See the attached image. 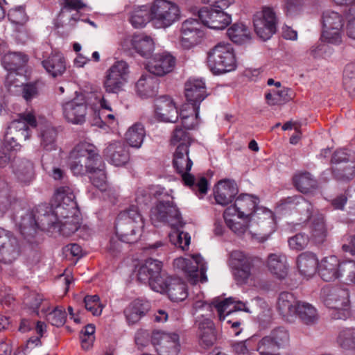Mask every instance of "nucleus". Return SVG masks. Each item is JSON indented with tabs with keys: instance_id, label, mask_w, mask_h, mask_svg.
Wrapping results in <instances>:
<instances>
[{
	"instance_id": "7c9ffc66",
	"label": "nucleus",
	"mask_w": 355,
	"mask_h": 355,
	"mask_svg": "<svg viewBox=\"0 0 355 355\" xmlns=\"http://www.w3.org/2000/svg\"><path fill=\"white\" fill-rule=\"evenodd\" d=\"M199 109V106H192L191 104L182 105L179 112V118L184 129L182 128L180 129L187 132V130L193 129L198 125ZM175 128H180V127L177 126Z\"/></svg>"
},
{
	"instance_id": "58836bf2",
	"label": "nucleus",
	"mask_w": 355,
	"mask_h": 355,
	"mask_svg": "<svg viewBox=\"0 0 355 355\" xmlns=\"http://www.w3.org/2000/svg\"><path fill=\"white\" fill-rule=\"evenodd\" d=\"M297 265L302 275L310 277L315 272L319 264L317 257L314 253L305 252L297 257Z\"/></svg>"
},
{
	"instance_id": "72a5a7b5",
	"label": "nucleus",
	"mask_w": 355,
	"mask_h": 355,
	"mask_svg": "<svg viewBox=\"0 0 355 355\" xmlns=\"http://www.w3.org/2000/svg\"><path fill=\"white\" fill-rule=\"evenodd\" d=\"M199 329V343L203 347L212 346L216 337L214 331V324L209 318H202L196 321Z\"/></svg>"
},
{
	"instance_id": "aec40b11",
	"label": "nucleus",
	"mask_w": 355,
	"mask_h": 355,
	"mask_svg": "<svg viewBox=\"0 0 355 355\" xmlns=\"http://www.w3.org/2000/svg\"><path fill=\"white\" fill-rule=\"evenodd\" d=\"M239 193V187L235 180L223 179L218 182L214 191L217 204L225 206L231 203Z\"/></svg>"
},
{
	"instance_id": "4d7b16f0",
	"label": "nucleus",
	"mask_w": 355,
	"mask_h": 355,
	"mask_svg": "<svg viewBox=\"0 0 355 355\" xmlns=\"http://www.w3.org/2000/svg\"><path fill=\"white\" fill-rule=\"evenodd\" d=\"M144 222V218L141 214L138 207L130 205L128 208L120 211L116 217V222Z\"/></svg>"
},
{
	"instance_id": "20e7f679",
	"label": "nucleus",
	"mask_w": 355,
	"mask_h": 355,
	"mask_svg": "<svg viewBox=\"0 0 355 355\" xmlns=\"http://www.w3.org/2000/svg\"><path fill=\"white\" fill-rule=\"evenodd\" d=\"M100 161L96 147L87 141H81L76 145L69 155V167L75 175L87 173Z\"/></svg>"
},
{
	"instance_id": "c03bdc74",
	"label": "nucleus",
	"mask_w": 355,
	"mask_h": 355,
	"mask_svg": "<svg viewBox=\"0 0 355 355\" xmlns=\"http://www.w3.org/2000/svg\"><path fill=\"white\" fill-rule=\"evenodd\" d=\"M229 38L235 44H242L250 40L249 28L243 23H234L227 31Z\"/></svg>"
},
{
	"instance_id": "052dcab7",
	"label": "nucleus",
	"mask_w": 355,
	"mask_h": 355,
	"mask_svg": "<svg viewBox=\"0 0 355 355\" xmlns=\"http://www.w3.org/2000/svg\"><path fill=\"white\" fill-rule=\"evenodd\" d=\"M339 279L345 278L346 281L355 283V261H343L340 263Z\"/></svg>"
},
{
	"instance_id": "ddd939ff",
	"label": "nucleus",
	"mask_w": 355,
	"mask_h": 355,
	"mask_svg": "<svg viewBox=\"0 0 355 355\" xmlns=\"http://www.w3.org/2000/svg\"><path fill=\"white\" fill-rule=\"evenodd\" d=\"M205 26L201 21L193 18L184 21L180 30L182 46L189 49L200 43L205 35Z\"/></svg>"
},
{
	"instance_id": "f257e3e1",
	"label": "nucleus",
	"mask_w": 355,
	"mask_h": 355,
	"mask_svg": "<svg viewBox=\"0 0 355 355\" xmlns=\"http://www.w3.org/2000/svg\"><path fill=\"white\" fill-rule=\"evenodd\" d=\"M192 139L189 132L180 128H175L171 138V144L176 146L173 156V166L178 174L181 175L184 184L189 187L199 197L207 194L209 182L205 177L196 178L189 172L193 161L189 157V147Z\"/></svg>"
},
{
	"instance_id": "f3484780",
	"label": "nucleus",
	"mask_w": 355,
	"mask_h": 355,
	"mask_svg": "<svg viewBox=\"0 0 355 355\" xmlns=\"http://www.w3.org/2000/svg\"><path fill=\"white\" fill-rule=\"evenodd\" d=\"M152 222H183L181 213L172 200L158 201L150 209Z\"/></svg>"
},
{
	"instance_id": "39448f33",
	"label": "nucleus",
	"mask_w": 355,
	"mask_h": 355,
	"mask_svg": "<svg viewBox=\"0 0 355 355\" xmlns=\"http://www.w3.org/2000/svg\"><path fill=\"white\" fill-rule=\"evenodd\" d=\"M321 297L324 305L333 309L331 313L334 320H346L350 315L349 292L346 288L327 286L322 288Z\"/></svg>"
},
{
	"instance_id": "c756f323",
	"label": "nucleus",
	"mask_w": 355,
	"mask_h": 355,
	"mask_svg": "<svg viewBox=\"0 0 355 355\" xmlns=\"http://www.w3.org/2000/svg\"><path fill=\"white\" fill-rule=\"evenodd\" d=\"M150 309L148 302L137 299L132 301L125 309L124 315L129 324L137 323Z\"/></svg>"
},
{
	"instance_id": "bb28decb",
	"label": "nucleus",
	"mask_w": 355,
	"mask_h": 355,
	"mask_svg": "<svg viewBox=\"0 0 355 355\" xmlns=\"http://www.w3.org/2000/svg\"><path fill=\"white\" fill-rule=\"evenodd\" d=\"M22 222H56L53 208L46 203L40 204L33 210L21 215ZM58 222H60L58 220Z\"/></svg>"
},
{
	"instance_id": "864d4df0",
	"label": "nucleus",
	"mask_w": 355,
	"mask_h": 355,
	"mask_svg": "<svg viewBox=\"0 0 355 355\" xmlns=\"http://www.w3.org/2000/svg\"><path fill=\"white\" fill-rule=\"evenodd\" d=\"M55 204L71 203L76 206L75 194L73 189L69 186H62L58 188L53 196Z\"/></svg>"
},
{
	"instance_id": "5701e85b",
	"label": "nucleus",
	"mask_w": 355,
	"mask_h": 355,
	"mask_svg": "<svg viewBox=\"0 0 355 355\" xmlns=\"http://www.w3.org/2000/svg\"><path fill=\"white\" fill-rule=\"evenodd\" d=\"M186 104L199 106L200 103L207 96L205 83L202 79L190 78L185 83Z\"/></svg>"
},
{
	"instance_id": "49530a36",
	"label": "nucleus",
	"mask_w": 355,
	"mask_h": 355,
	"mask_svg": "<svg viewBox=\"0 0 355 355\" xmlns=\"http://www.w3.org/2000/svg\"><path fill=\"white\" fill-rule=\"evenodd\" d=\"M172 228H177L173 233L170 234V240L174 245L178 246L183 250L189 248L191 236L188 232L180 230L183 227L184 223H170Z\"/></svg>"
},
{
	"instance_id": "338daca9",
	"label": "nucleus",
	"mask_w": 355,
	"mask_h": 355,
	"mask_svg": "<svg viewBox=\"0 0 355 355\" xmlns=\"http://www.w3.org/2000/svg\"><path fill=\"white\" fill-rule=\"evenodd\" d=\"M268 336L272 340L279 349L289 340L288 332L283 327L273 329Z\"/></svg>"
},
{
	"instance_id": "c85d7f7f",
	"label": "nucleus",
	"mask_w": 355,
	"mask_h": 355,
	"mask_svg": "<svg viewBox=\"0 0 355 355\" xmlns=\"http://www.w3.org/2000/svg\"><path fill=\"white\" fill-rule=\"evenodd\" d=\"M220 320H225L233 313L238 311H244L248 312V309L245 307V304L241 302H235L232 297L225 299L222 301L217 302L214 304Z\"/></svg>"
},
{
	"instance_id": "2f4dec72",
	"label": "nucleus",
	"mask_w": 355,
	"mask_h": 355,
	"mask_svg": "<svg viewBox=\"0 0 355 355\" xmlns=\"http://www.w3.org/2000/svg\"><path fill=\"white\" fill-rule=\"evenodd\" d=\"M12 168L18 182L28 184L33 180L34 178L33 164L29 160L24 159L15 160Z\"/></svg>"
},
{
	"instance_id": "69168bd1",
	"label": "nucleus",
	"mask_w": 355,
	"mask_h": 355,
	"mask_svg": "<svg viewBox=\"0 0 355 355\" xmlns=\"http://www.w3.org/2000/svg\"><path fill=\"white\" fill-rule=\"evenodd\" d=\"M311 236L316 243H322L327 235V230L325 223H309Z\"/></svg>"
},
{
	"instance_id": "f03ea898",
	"label": "nucleus",
	"mask_w": 355,
	"mask_h": 355,
	"mask_svg": "<svg viewBox=\"0 0 355 355\" xmlns=\"http://www.w3.org/2000/svg\"><path fill=\"white\" fill-rule=\"evenodd\" d=\"M162 261L148 258L138 270V280L144 283L148 282L155 291L166 293L173 302L184 300L188 296L187 284L178 277H166L162 272Z\"/></svg>"
},
{
	"instance_id": "0eeeda50",
	"label": "nucleus",
	"mask_w": 355,
	"mask_h": 355,
	"mask_svg": "<svg viewBox=\"0 0 355 355\" xmlns=\"http://www.w3.org/2000/svg\"><path fill=\"white\" fill-rule=\"evenodd\" d=\"M152 23L157 28L169 27L179 20L178 6L167 0H154L150 5Z\"/></svg>"
},
{
	"instance_id": "cd10ccee",
	"label": "nucleus",
	"mask_w": 355,
	"mask_h": 355,
	"mask_svg": "<svg viewBox=\"0 0 355 355\" xmlns=\"http://www.w3.org/2000/svg\"><path fill=\"white\" fill-rule=\"evenodd\" d=\"M42 67L52 77L56 78L62 76L66 71V60L60 52L51 53L42 62Z\"/></svg>"
},
{
	"instance_id": "4be33fe9",
	"label": "nucleus",
	"mask_w": 355,
	"mask_h": 355,
	"mask_svg": "<svg viewBox=\"0 0 355 355\" xmlns=\"http://www.w3.org/2000/svg\"><path fill=\"white\" fill-rule=\"evenodd\" d=\"M65 119L73 124H82L85 121L87 105L83 99H73L62 105Z\"/></svg>"
},
{
	"instance_id": "4468645a",
	"label": "nucleus",
	"mask_w": 355,
	"mask_h": 355,
	"mask_svg": "<svg viewBox=\"0 0 355 355\" xmlns=\"http://www.w3.org/2000/svg\"><path fill=\"white\" fill-rule=\"evenodd\" d=\"M253 24L257 35L263 40L270 39L277 31V18L272 8H264L254 15Z\"/></svg>"
},
{
	"instance_id": "1a4fd4ad",
	"label": "nucleus",
	"mask_w": 355,
	"mask_h": 355,
	"mask_svg": "<svg viewBox=\"0 0 355 355\" xmlns=\"http://www.w3.org/2000/svg\"><path fill=\"white\" fill-rule=\"evenodd\" d=\"M173 266L183 271L193 284L207 281V263L199 254H192L189 258L178 257L174 259Z\"/></svg>"
},
{
	"instance_id": "a18cd8bd",
	"label": "nucleus",
	"mask_w": 355,
	"mask_h": 355,
	"mask_svg": "<svg viewBox=\"0 0 355 355\" xmlns=\"http://www.w3.org/2000/svg\"><path fill=\"white\" fill-rule=\"evenodd\" d=\"M293 182L295 187L303 193H307L317 187V181L308 172L294 175Z\"/></svg>"
},
{
	"instance_id": "f704fd0d",
	"label": "nucleus",
	"mask_w": 355,
	"mask_h": 355,
	"mask_svg": "<svg viewBox=\"0 0 355 355\" xmlns=\"http://www.w3.org/2000/svg\"><path fill=\"white\" fill-rule=\"evenodd\" d=\"M39 137L41 147L46 151L57 148L58 130L50 123L42 124L40 127Z\"/></svg>"
},
{
	"instance_id": "a211bd4d",
	"label": "nucleus",
	"mask_w": 355,
	"mask_h": 355,
	"mask_svg": "<svg viewBox=\"0 0 355 355\" xmlns=\"http://www.w3.org/2000/svg\"><path fill=\"white\" fill-rule=\"evenodd\" d=\"M230 261L234 269V277L239 283H245L251 276L253 266L252 259L240 250H234L230 253Z\"/></svg>"
},
{
	"instance_id": "6e6552de",
	"label": "nucleus",
	"mask_w": 355,
	"mask_h": 355,
	"mask_svg": "<svg viewBox=\"0 0 355 355\" xmlns=\"http://www.w3.org/2000/svg\"><path fill=\"white\" fill-rule=\"evenodd\" d=\"M259 203V198L254 195L241 193L239 195L232 205L227 207L223 211L224 222H234L232 218L236 216L239 219L251 222L254 210Z\"/></svg>"
},
{
	"instance_id": "e2e57ef3",
	"label": "nucleus",
	"mask_w": 355,
	"mask_h": 355,
	"mask_svg": "<svg viewBox=\"0 0 355 355\" xmlns=\"http://www.w3.org/2000/svg\"><path fill=\"white\" fill-rule=\"evenodd\" d=\"M49 228L57 230L63 236H70L80 227V223H48Z\"/></svg>"
},
{
	"instance_id": "423d86ee",
	"label": "nucleus",
	"mask_w": 355,
	"mask_h": 355,
	"mask_svg": "<svg viewBox=\"0 0 355 355\" xmlns=\"http://www.w3.org/2000/svg\"><path fill=\"white\" fill-rule=\"evenodd\" d=\"M207 65L214 74L234 70L236 67V60L232 46L223 43L216 45L208 53Z\"/></svg>"
},
{
	"instance_id": "9d476101",
	"label": "nucleus",
	"mask_w": 355,
	"mask_h": 355,
	"mask_svg": "<svg viewBox=\"0 0 355 355\" xmlns=\"http://www.w3.org/2000/svg\"><path fill=\"white\" fill-rule=\"evenodd\" d=\"M322 31L321 40L323 42L339 44L342 42L344 19L338 12L326 10L322 14Z\"/></svg>"
},
{
	"instance_id": "9b49d317",
	"label": "nucleus",
	"mask_w": 355,
	"mask_h": 355,
	"mask_svg": "<svg viewBox=\"0 0 355 355\" xmlns=\"http://www.w3.org/2000/svg\"><path fill=\"white\" fill-rule=\"evenodd\" d=\"M129 65L123 60L115 62L107 71L103 86L108 93L118 94L128 80Z\"/></svg>"
},
{
	"instance_id": "5fc2aeb1",
	"label": "nucleus",
	"mask_w": 355,
	"mask_h": 355,
	"mask_svg": "<svg viewBox=\"0 0 355 355\" xmlns=\"http://www.w3.org/2000/svg\"><path fill=\"white\" fill-rule=\"evenodd\" d=\"M336 342L344 349H355V329L341 330L338 335Z\"/></svg>"
},
{
	"instance_id": "603ef678",
	"label": "nucleus",
	"mask_w": 355,
	"mask_h": 355,
	"mask_svg": "<svg viewBox=\"0 0 355 355\" xmlns=\"http://www.w3.org/2000/svg\"><path fill=\"white\" fill-rule=\"evenodd\" d=\"M343 84L352 97H355V63H349L343 71Z\"/></svg>"
},
{
	"instance_id": "b1692460",
	"label": "nucleus",
	"mask_w": 355,
	"mask_h": 355,
	"mask_svg": "<svg viewBox=\"0 0 355 355\" xmlns=\"http://www.w3.org/2000/svg\"><path fill=\"white\" fill-rule=\"evenodd\" d=\"M107 160L116 166L125 164L129 160V153L126 146L121 141H114L104 150Z\"/></svg>"
},
{
	"instance_id": "37998d69",
	"label": "nucleus",
	"mask_w": 355,
	"mask_h": 355,
	"mask_svg": "<svg viewBox=\"0 0 355 355\" xmlns=\"http://www.w3.org/2000/svg\"><path fill=\"white\" fill-rule=\"evenodd\" d=\"M133 49L144 58H148L154 50V42L153 39L147 35H135L132 40Z\"/></svg>"
},
{
	"instance_id": "2eb2a0df",
	"label": "nucleus",
	"mask_w": 355,
	"mask_h": 355,
	"mask_svg": "<svg viewBox=\"0 0 355 355\" xmlns=\"http://www.w3.org/2000/svg\"><path fill=\"white\" fill-rule=\"evenodd\" d=\"M21 254V245L12 233L0 227V261L12 263Z\"/></svg>"
},
{
	"instance_id": "393cba45",
	"label": "nucleus",
	"mask_w": 355,
	"mask_h": 355,
	"mask_svg": "<svg viewBox=\"0 0 355 355\" xmlns=\"http://www.w3.org/2000/svg\"><path fill=\"white\" fill-rule=\"evenodd\" d=\"M299 301L288 292H282L278 297L277 308L282 318L288 322L293 320L296 316V308Z\"/></svg>"
},
{
	"instance_id": "4c0bfd02",
	"label": "nucleus",
	"mask_w": 355,
	"mask_h": 355,
	"mask_svg": "<svg viewBox=\"0 0 355 355\" xmlns=\"http://www.w3.org/2000/svg\"><path fill=\"white\" fill-rule=\"evenodd\" d=\"M281 205L303 204L307 212V218L304 222H323L324 217L318 210H314L311 205L308 203L302 196H289L281 200Z\"/></svg>"
},
{
	"instance_id": "a19ab883",
	"label": "nucleus",
	"mask_w": 355,
	"mask_h": 355,
	"mask_svg": "<svg viewBox=\"0 0 355 355\" xmlns=\"http://www.w3.org/2000/svg\"><path fill=\"white\" fill-rule=\"evenodd\" d=\"M129 21L133 27H144L148 22L152 21L150 6H141L134 8L130 13Z\"/></svg>"
},
{
	"instance_id": "680f3d73",
	"label": "nucleus",
	"mask_w": 355,
	"mask_h": 355,
	"mask_svg": "<svg viewBox=\"0 0 355 355\" xmlns=\"http://www.w3.org/2000/svg\"><path fill=\"white\" fill-rule=\"evenodd\" d=\"M84 304L85 309L90 311L93 315L98 316L102 313L103 306L100 302L98 295H86L84 297Z\"/></svg>"
},
{
	"instance_id": "0e129e2a",
	"label": "nucleus",
	"mask_w": 355,
	"mask_h": 355,
	"mask_svg": "<svg viewBox=\"0 0 355 355\" xmlns=\"http://www.w3.org/2000/svg\"><path fill=\"white\" fill-rule=\"evenodd\" d=\"M44 300L43 295L35 291H28L24 295V304L37 313Z\"/></svg>"
},
{
	"instance_id": "412c9836",
	"label": "nucleus",
	"mask_w": 355,
	"mask_h": 355,
	"mask_svg": "<svg viewBox=\"0 0 355 355\" xmlns=\"http://www.w3.org/2000/svg\"><path fill=\"white\" fill-rule=\"evenodd\" d=\"M155 114L164 122L175 123L179 118V111L173 100L168 96H161L155 100Z\"/></svg>"
},
{
	"instance_id": "79ce46f5",
	"label": "nucleus",
	"mask_w": 355,
	"mask_h": 355,
	"mask_svg": "<svg viewBox=\"0 0 355 355\" xmlns=\"http://www.w3.org/2000/svg\"><path fill=\"white\" fill-rule=\"evenodd\" d=\"M296 316H298L302 322L306 325L314 324L318 320L316 309L305 302L299 301L296 308Z\"/></svg>"
},
{
	"instance_id": "e433bc0d",
	"label": "nucleus",
	"mask_w": 355,
	"mask_h": 355,
	"mask_svg": "<svg viewBox=\"0 0 355 355\" xmlns=\"http://www.w3.org/2000/svg\"><path fill=\"white\" fill-rule=\"evenodd\" d=\"M115 233L118 239L124 243L136 242L141 234V227H137L135 223H115Z\"/></svg>"
},
{
	"instance_id": "13d9d810",
	"label": "nucleus",
	"mask_w": 355,
	"mask_h": 355,
	"mask_svg": "<svg viewBox=\"0 0 355 355\" xmlns=\"http://www.w3.org/2000/svg\"><path fill=\"white\" fill-rule=\"evenodd\" d=\"M278 350V347L268 336L262 338L254 348V351L258 352L259 355H276Z\"/></svg>"
},
{
	"instance_id": "c9c22d12",
	"label": "nucleus",
	"mask_w": 355,
	"mask_h": 355,
	"mask_svg": "<svg viewBox=\"0 0 355 355\" xmlns=\"http://www.w3.org/2000/svg\"><path fill=\"white\" fill-rule=\"evenodd\" d=\"M135 87L137 94L142 98L154 97L158 92L157 80L150 75H142Z\"/></svg>"
},
{
	"instance_id": "6ab92c4d",
	"label": "nucleus",
	"mask_w": 355,
	"mask_h": 355,
	"mask_svg": "<svg viewBox=\"0 0 355 355\" xmlns=\"http://www.w3.org/2000/svg\"><path fill=\"white\" fill-rule=\"evenodd\" d=\"M175 60V58L170 53H157L148 62L146 69L156 76H164L173 71Z\"/></svg>"
},
{
	"instance_id": "6e6d98bb",
	"label": "nucleus",
	"mask_w": 355,
	"mask_h": 355,
	"mask_svg": "<svg viewBox=\"0 0 355 355\" xmlns=\"http://www.w3.org/2000/svg\"><path fill=\"white\" fill-rule=\"evenodd\" d=\"M40 223H19V230L25 240L31 244L37 242Z\"/></svg>"
},
{
	"instance_id": "3c124183",
	"label": "nucleus",
	"mask_w": 355,
	"mask_h": 355,
	"mask_svg": "<svg viewBox=\"0 0 355 355\" xmlns=\"http://www.w3.org/2000/svg\"><path fill=\"white\" fill-rule=\"evenodd\" d=\"M334 177L339 180H349L355 176V162L348 161L343 165L332 167Z\"/></svg>"
},
{
	"instance_id": "09e8293b",
	"label": "nucleus",
	"mask_w": 355,
	"mask_h": 355,
	"mask_svg": "<svg viewBox=\"0 0 355 355\" xmlns=\"http://www.w3.org/2000/svg\"><path fill=\"white\" fill-rule=\"evenodd\" d=\"M87 173L90 174L89 179L92 184L101 191H105L107 189V177L104 169V164L101 161L95 165L93 169L88 170Z\"/></svg>"
},
{
	"instance_id": "f8f14e48",
	"label": "nucleus",
	"mask_w": 355,
	"mask_h": 355,
	"mask_svg": "<svg viewBox=\"0 0 355 355\" xmlns=\"http://www.w3.org/2000/svg\"><path fill=\"white\" fill-rule=\"evenodd\" d=\"M179 335L155 330L151 334V343L159 355H178L180 350Z\"/></svg>"
},
{
	"instance_id": "a878e982",
	"label": "nucleus",
	"mask_w": 355,
	"mask_h": 355,
	"mask_svg": "<svg viewBox=\"0 0 355 355\" xmlns=\"http://www.w3.org/2000/svg\"><path fill=\"white\" fill-rule=\"evenodd\" d=\"M340 261L333 255L324 257L318 265V272L325 282H331L339 279Z\"/></svg>"
},
{
	"instance_id": "7ed1b4c3",
	"label": "nucleus",
	"mask_w": 355,
	"mask_h": 355,
	"mask_svg": "<svg viewBox=\"0 0 355 355\" xmlns=\"http://www.w3.org/2000/svg\"><path fill=\"white\" fill-rule=\"evenodd\" d=\"M37 121L33 114L24 113L8 126L3 143L0 146V167H5L11 161L13 152L20 148L19 141H26L31 135L29 127L35 128Z\"/></svg>"
},
{
	"instance_id": "473e14b6",
	"label": "nucleus",
	"mask_w": 355,
	"mask_h": 355,
	"mask_svg": "<svg viewBox=\"0 0 355 355\" xmlns=\"http://www.w3.org/2000/svg\"><path fill=\"white\" fill-rule=\"evenodd\" d=\"M267 266L269 271L279 279H284L288 273V264L286 255L282 253L270 254Z\"/></svg>"
},
{
	"instance_id": "ea45409f",
	"label": "nucleus",
	"mask_w": 355,
	"mask_h": 355,
	"mask_svg": "<svg viewBox=\"0 0 355 355\" xmlns=\"http://www.w3.org/2000/svg\"><path fill=\"white\" fill-rule=\"evenodd\" d=\"M28 57L21 52H9L2 58V64L7 71H19L28 62Z\"/></svg>"
},
{
	"instance_id": "dca6fc26",
	"label": "nucleus",
	"mask_w": 355,
	"mask_h": 355,
	"mask_svg": "<svg viewBox=\"0 0 355 355\" xmlns=\"http://www.w3.org/2000/svg\"><path fill=\"white\" fill-rule=\"evenodd\" d=\"M198 17L204 26L211 29H224L232 21L230 15L213 6L203 7L200 9Z\"/></svg>"
},
{
	"instance_id": "8fccbe9b",
	"label": "nucleus",
	"mask_w": 355,
	"mask_h": 355,
	"mask_svg": "<svg viewBox=\"0 0 355 355\" xmlns=\"http://www.w3.org/2000/svg\"><path fill=\"white\" fill-rule=\"evenodd\" d=\"M78 212L77 202H76V206L71 205V203L55 204L53 208L55 221L60 220L62 222L63 219L73 218L75 216H77Z\"/></svg>"
},
{
	"instance_id": "774afa93",
	"label": "nucleus",
	"mask_w": 355,
	"mask_h": 355,
	"mask_svg": "<svg viewBox=\"0 0 355 355\" xmlns=\"http://www.w3.org/2000/svg\"><path fill=\"white\" fill-rule=\"evenodd\" d=\"M254 345V339L250 338L245 341L233 343L231 345L232 351L236 355H245L249 354H252V351H254L253 345Z\"/></svg>"
},
{
	"instance_id": "bf43d9fd",
	"label": "nucleus",
	"mask_w": 355,
	"mask_h": 355,
	"mask_svg": "<svg viewBox=\"0 0 355 355\" xmlns=\"http://www.w3.org/2000/svg\"><path fill=\"white\" fill-rule=\"evenodd\" d=\"M67 320V313L64 308L57 306L46 315V320L53 326L57 327L64 324Z\"/></svg>"
},
{
	"instance_id": "de8ad7c7",
	"label": "nucleus",
	"mask_w": 355,
	"mask_h": 355,
	"mask_svg": "<svg viewBox=\"0 0 355 355\" xmlns=\"http://www.w3.org/2000/svg\"><path fill=\"white\" fill-rule=\"evenodd\" d=\"M146 132L141 123H135L125 133V139L132 147L139 148L144 141Z\"/></svg>"
}]
</instances>
